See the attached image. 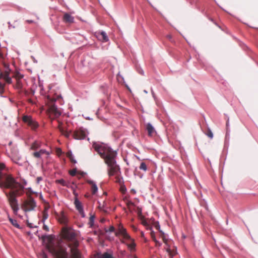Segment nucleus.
<instances>
[{
    "instance_id": "1",
    "label": "nucleus",
    "mask_w": 258,
    "mask_h": 258,
    "mask_svg": "<svg viewBox=\"0 0 258 258\" xmlns=\"http://www.w3.org/2000/svg\"><path fill=\"white\" fill-rule=\"evenodd\" d=\"M5 167L4 164L0 163V187L11 189L8 192H5V195L14 213L16 214L19 209L17 198L24 194V186L27 182L24 180L22 183H20L12 176L4 174L2 170Z\"/></svg>"
},
{
    "instance_id": "2",
    "label": "nucleus",
    "mask_w": 258,
    "mask_h": 258,
    "mask_svg": "<svg viewBox=\"0 0 258 258\" xmlns=\"http://www.w3.org/2000/svg\"><path fill=\"white\" fill-rule=\"evenodd\" d=\"M95 150L104 159L105 162L109 167L108 174L109 176L121 174L118 165L116 164L115 157L116 152L103 143H94L92 145Z\"/></svg>"
},
{
    "instance_id": "3",
    "label": "nucleus",
    "mask_w": 258,
    "mask_h": 258,
    "mask_svg": "<svg viewBox=\"0 0 258 258\" xmlns=\"http://www.w3.org/2000/svg\"><path fill=\"white\" fill-rule=\"evenodd\" d=\"M60 236L70 248L71 258H82V254L78 249L79 242L77 239V231L71 227L64 226L61 228Z\"/></svg>"
},
{
    "instance_id": "4",
    "label": "nucleus",
    "mask_w": 258,
    "mask_h": 258,
    "mask_svg": "<svg viewBox=\"0 0 258 258\" xmlns=\"http://www.w3.org/2000/svg\"><path fill=\"white\" fill-rule=\"evenodd\" d=\"M115 235L116 236L121 235L124 240L131 241L130 243H126V244L131 250L135 249L136 244L134 242V239H132L130 235L127 233L126 229L123 227L122 224H119L118 225L117 231L115 232Z\"/></svg>"
},
{
    "instance_id": "5",
    "label": "nucleus",
    "mask_w": 258,
    "mask_h": 258,
    "mask_svg": "<svg viewBox=\"0 0 258 258\" xmlns=\"http://www.w3.org/2000/svg\"><path fill=\"white\" fill-rule=\"evenodd\" d=\"M47 248L49 252L54 256V258H70L66 248L61 246L54 247L47 245Z\"/></svg>"
},
{
    "instance_id": "6",
    "label": "nucleus",
    "mask_w": 258,
    "mask_h": 258,
    "mask_svg": "<svg viewBox=\"0 0 258 258\" xmlns=\"http://www.w3.org/2000/svg\"><path fill=\"white\" fill-rule=\"evenodd\" d=\"M36 207V203L30 196H28L27 199L24 200L21 205V209L25 212L32 211Z\"/></svg>"
},
{
    "instance_id": "7",
    "label": "nucleus",
    "mask_w": 258,
    "mask_h": 258,
    "mask_svg": "<svg viewBox=\"0 0 258 258\" xmlns=\"http://www.w3.org/2000/svg\"><path fill=\"white\" fill-rule=\"evenodd\" d=\"M61 134L69 138L71 134H72L73 138L77 140L84 139L86 136V133L85 130H74L73 132L72 130H60Z\"/></svg>"
},
{
    "instance_id": "8",
    "label": "nucleus",
    "mask_w": 258,
    "mask_h": 258,
    "mask_svg": "<svg viewBox=\"0 0 258 258\" xmlns=\"http://www.w3.org/2000/svg\"><path fill=\"white\" fill-rule=\"evenodd\" d=\"M54 100L51 101L47 110L48 115L51 119L59 117L61 113L60 109L54 104Z\"/></svg>"
},
{
    "instance_id": "9",
    "label": "nucleus",
    "mask_w": 258,
    "mask_h": 258,
    "mask_svg": "<svg viewBox=\"0 0 258 258\" xmlns=\"http://www.w3.org/2000/svg\"><path fill=\"white\" fill-rule=\"evenodd\" d=\"M23 121L27 124L29 126L32 127L37 128L39 127L37 122L33 119L30 115H24L22 117Z\"/></svg>"
},
{
    "instance_id": "10",
    "label": "nucleus",
    "mask_w": 258,
    "mask_h": 258,
    "mask_svg": "<svg viewBox=\"0 0 258 258\" xmlns=\"http://www.w3.org/2000/svg\"><path fill=\"white\" fill-rule=\"evenodd\" d=\"M74 204L77 210L79 211L80 214L82 215L83 217H85V214L83 210V208L82 205L81 203L78 200L77 198H76L75 200Z\"/></svg>"
},
{
    "instance_id": "11",
    "label": "nucleus",
    "mask_w": 258,
    "mask_h": 258,
    "mask_svg": "<svg viewBox=\"0 0 258 258\" xmlns=\"http://www.w3.org/2000/svg\"><path fill=\"white\" fill-rule=\"evenodd\" d=\"M97 38L103 41V42H107L108 41V38L105 32L102 31L100 32H97L96 33Z\"/></svg>"
},
{
    "instance_id": "12",
    "label": "nucleus",
    "mask_w": 258,
    "mask_h": 258,
    "mask_svg": "<svg viewBox=\"0 0 258 258\" xmlns=\"http://www.w3.org/2000/svg\"><path fill=\"white\" fill-rule=\"evenodd\" d=\"M62 20L66 23H73L74 18L70 14L66 13L63 15Z\"/></svg>"
},
{
    "instance_id": "13",
    "label": "nucleus",
    "mask_w": 258,
    "mask_h": 258,
    "mask_svg": "<svg viewBox=\"0 0 258 258\" xmlns=\"http://www.w3.org/2000/svg\"><path fill=\"white\" fill-rule=\"evenodd\" d=\"M87 182L91 185L92 194L93 195L96 194L98 191V187L96 184L92 180H88Z\"/></svg>"
},
{
    "instance_id": "14",
    "label": "nucleus",
    "mask_w": 258,
    "mask_h": 258,
    "mask_svg": "<svg viewBox=\"0 0 258 258\" xmlns=\"http://www.w3.org/2000/svg\"><path fill=\"white\" fill-rule=\"evenodd\" d=\"M59 222L61 224H67L68 223V219L67 218V217L65 216V215L63 214V213H62L61 215H60L58 219Z\"/></svg>"
},
{
    "instance_id": "15",
    "label": "nucleus",
    "mask_w": 258,
    "mask_h": 258,
    "mask_svg": "<svg viewBox=\"0 0 258 258\" xmlns=\"http://www.w3.org/2000/svg\"><path fill=\"white\" fill-rule=\"evenodd\" d=\"M115 182L116 183H119L120 185L123 184V178L121 176V174L115 175Z\"/></svg>"
},
{
    "instance_id": "16",
    "label": "nucleus",
    "mask_w": 258,
    "mask_h": 258,
    "mask_svg": "<svg viewBox=\"0 0 258 258\" xmlns=\"http://www.w3.org/2000/svg\"><path fill=\"white\" fill-rule=\"evenodd\" d=\"M56 182L60 184L62 186H67L68 187H70L69 184L63 179L57 180H56Z\"/></svg>"
},
{
    "instance_id": "17",
    "label": "nucleus",
    "mask_w": 258,
    "mask_h": 258,
    "mask_svg": "<svg viewBox=\"0 0 258 258\" xmlns=\"http://www.w3.org/2000/svg\"><path fill=\"white\" fill-rule=\"evenodd\" d=\"M9 221L14 226L18 228H20V225L18 224L17 221L16 220L9 218Z\"/></svg>"
},
{
    "instance_id": "18",
    "label": "nucleus",
    "mask_w": 258,
    "mask_h": 258,
    "mask_svg": "<svg viewBox=\"0 0 258 258\" xmlns=\"http://www.w3.org/2000/svg\"><path fill=\"white\" fill-rule=\"evenodd\" d=\"M42 214H43V217H42V222L44 223L45 221L48 218V214L47 213L46 209H45L43 211Z\"/></svg>"
},
{
    "instance_id": "19",
    "label": "nucleus",
    "mask_w": 258,
    "mask_h": 258,
    "mask_svg": "<svg viewBox=\"0 0 258 258\" xmlns=\"http://www.w3.org/2000/svg\"><path fill=\"white\" fill-rule=\"evenodd\" d=\"M145 131L146 132V134L151 137L154 136L156 134L155 130H145Z\"/></svg>"
},
{
    "instance_id": "20",
    "label": "nucleus",
    "mask_w": 258,
    "mask_h": 258,
    "mask_svg": "<svg viewBox=\"0 0 258 258\" xmlns=\"http://www.w3.org/2000/svg\"><path fill=\"white\" fill-rule=\"evenodd\" d=\"M67 156L70 159V160L72 163H76V161L74 159L73 156L71 152H68L67 153Z\"/></svg>"
},
{
    "instance_id": "21",
    "label": "nucleus",
    "mask_w": 258,
    "mask_h": 258,
    "mask_svg": "<svg viewBox=\"0 0 258 258\" xmlns=\"http://www.w3.org/2000/svg\"><path fill=\"white\" fill-rule=\"evenodd\" d=\"M40 147V144L37 141L34 142L31 145V149L32 150H36Z\"/></svg>"
},
{
    "instance_id": "22",
    "label": "nucleus",
    "mask_w": 258,
    "mask_h": 258,
    "mask_svg": "<svg viewBox=\"0 0 258 258\" xmlns=\"http://www.w3.org/2000/svg\"><path fill=\"white\" fill-rule=\"evenodd\" d=\"M101 258H115L111 253L104 252L102 254Z\"/></svg>"
},
{
    "instance_id": "23",
    "label": "nucleus",
    "mask_w": 258,
    "mask_h": 258,
    "mask_svg": "<svg viewBox=\"0 0 258 258\" xmlns=\"http://www.w3.org/2000/svg\"><path fill=\"white\" fill-rule=\"evenodd\" d=\"M204 133L210 138L212 139L213 138V133L211 130H204Z\"/></svg>"
},
{
    "instance_id": "24",
    "label": "nucleus",
    "mask_w": 258,
    "mask_h": 258,
    "mask_svg": "<svg viewBox=\"0 0 258 258\" xmlns=\"http://www.w3.org/2000/svg\"><path fill=\"white\" fill-rule=\"evenodd\" d=\"M139 168L140 169L143 170L144 171H146L147 169V166L144 162H142L141 163Z\"/></svg>"
},
{
    "instance_id": "25",
    "label": "nucleus",
    "mask_w": 258,
    "mask_h": 258,
    "mask_svg": "<svg viewBox=\"0 0 258 258\" xmlns=\"http://www.w3.org/2000/svg\"><path fill=\"white\" fill-rule=\"evenodd\" d=\"M161 237H162V240H163L164 243H165V244L168 245V240L166 238L165 235L163 233H162Z\"/></svg>"
},
{
    "instance_id": "26",
    "label": "nucleus",
    "mask_w": 258,
    "mask_h": 258,
    "mask_svg": "<svg viewBox=\"0 0 258 258\" xmlns=\"http://www.w3.org/2000/svg\"><path fill=\"white\" fill-rule=\"evenodd\" d=\"M94 219H95V216H91L90 217L89 224H90L91 227H92L93 226V225Z\"/></svg>"
},
{
    "instance_id": "27",
    "label": "nucleus",
    "mask_w": 258,
    "mask_h": 258,
    "mask_svg": "<svg viewBox=\"0 0 258 258\" xmlns=\"http://www.w3.org/2000/svg\"><path fill=\"white\" fill-rule=\"evenodd\" d=\"M69 173L71 175L74 176L77 173V169H73L69 171Z\"/></svg>"
},
{
    "instance_id": "28",
    "label": "nucleus",
    "mask_w": 258,
    "mask_h": 258,
    "mask_svg": "<svg viewBox=\"0 0 258 258\" xmlns=\"http://www.w3.org/2000/svg\"><path fill=\"white\" fill-rule=\"evenodd\" d=\"M5 79L6 81L8 83H11L12 81V79L10 77H9L8 75H6L5 77Z\"/></svg>"
},
{
    "instance_id": "29",
    "label": "nucleus",
    "mask_w": 258,
    "mask_h": 258,
    "mask_svg": "<svg viewBox=\"0 0 258 258\" xmlns=\"http://www.w3.org/2000/svg\"><path fill=\"white\" fill-rule=\"evenodd\" d=\"M4 91V87L2 83L0 82V94L2 95Z\"/></svg>"
},
{
    "instance_id": "30",
    "label": "nucleus",
    "mask_w": 258,
    "mask_h": 258,
    "mask_svg": "<svg viewBox=\"0 0 258 258\" xmlns=\"http://www.w3.org/2000/svg\"><path fill=\"white\" fill-rule=\"evenodd\" d=\"M33 155L34 157L37 158L40 157V156H41V155L39 152H35L33 153Z\"/></svg>"
},
{
    "instance_id": "31",
    "label": "nucleus",
    "mask_w": 258,
    "mask_h": 258,
    "mask_svg": "<svg viewBox=\"0 0 258 258\" xmlns=\"http://www.w3.org/2000/svg\"><path fill=\"white\" fill-rule=\"evenodd\" d=\"M151 238L153 241L156 240V237H155V234L154 231H151L150 233Z\"/></svg>"
},
{
    "instance_id": "32",
    "label": "nucleus",
    "mask_w": 258,
    "mask_h": 258,
    "mask_svg": "<svg viewBox=\"0 0 258 258\" xmlns=\"http://www.w3.org/2000/svg\"><path fill=\"white\" fill-rule=\"evenodd\" d=\"M146 129H154L153 126L150 123H148L146 125Z\"/></svg>"
},
{
    "instance_id": "33",
    "label": "nucleus",
    "mask_w": 258,
    "mask_h": 258,
    "mask_svg": "<svg viewBox=\"0 0 258 258\" xmlns=\"http://www.w3.org/2000/svg\"><path fill=\"white\" fill-rule=\"evenodd\" d=\"M42 180V178L41 177H37L36 178V183L39 184L41 181Z\"/></svg>"
},
{
    "instance_id": "34",
    "label": "nucleus",
    "mask_w": 258,
    "mask_h": 258,
    "mask_svg": "<svg viewBox=\"0 0 258 258\" xmlns=\"http://www.w3.org/2000/svg\"><path fill=\"white\" fill-rule=\"evenodd\" d=\"M41 258H48L47 254L44 252L41 253Z\"/></svg>"
},
{
    "instance_id": "35",
    "label": "nucleus",
    "mask_w": 258,
    "mask_h": 258,
    "mask_svg": "<svg viewBox=\"0 0 258 258\" xmlns=\"http://www.w3.org/2000/svg\"><path fill=\"white\" fill-rule=\"evenodd\" d=\"M16 77L17 78H18V79H22L23 77V76L19 73H18L16 75Z\"/></svg>"
},
{
    "instance_id": "36",
    "label": "nucleus",
    "mask_w": 258,
    "mask_h": 258,
    "mask_svg": "<svg viewBox=\"0 0 258 258\" xmlns=\"http://www.w3.org/2000/svg\"><path fill=\"white\" fill-rule=\"evenodd\" d=\"M114 230H115L114 227L113 226H111L109 227V228L107 231L112 232L114 231Z\"/></svg>"
},
{
    "instance_id": "37",
    "label": "nucleus",
    "mask_w": 258,
    "mask_h": 258,
    "mask_svg": "<svg viewBox=\"0 0 258 258\" xmlns=\"http://www.w3.org/2000/svg\"><path fill=\"white\" fill-rule=\"evenodd\" d=\"M156 246H160L161 243L156 239L154 241Z\"/></svg>"
},
{
    "instance_id": "38",
    "label": "nucleus",
    "mask_w": 258,
    "mask_h": 258,
    "mask_svg": "<svg viewBox=\"0 0 258 258\" xmlns=\"http://www.w3.org/2000/svg\"><path fill=\"white\" fill-rule=\"evenodd\" d=\"M43 229L44 230H45V231H49L48 227L47 225H45V224H44L43 226Z\"/></svg>"
},
{
    "instance_id": "39",
    "label": "nucleus",
    "mask_w": 258,
    "mask_h": 258,
    "mask_svg": "<svg viewBox=\"0 0 258 258\" xmlns=\"http://www.w3.org/2000/svg\"><path fill=\"white\" fill-rule=\"evenodd\" d=\"M40 155L43 154L46 152V151L45 150H40L39 151H38Z\"/></svg>"
},
{
    "instance_id": "40",
    "label": "nucleus",
    "mask_w": 258,
    "mask_h": 258,
    "mask_svg": "<svg viewBox=\"0 0 258 258\" xmlns=\"http://www.w3.org/2000/svg\"><path fill=\"white\" fill-rule=\"evenodd\" d=\"M121 190L122 192H124L125 190H126V189L124 187V186H122V185H121Z\"/></svg>"
},
{
    "instance_id": "41",
    "label": "nucleus",
    "mask_w": 258,
    "mask_h": 258,
    "mask_svg": "<svg viewBox=\"0 0 258 258\" xmlns=\"http://www.w3.org/2000/svg\"><path fill=\"white\" fill-rule=\"evenodd\" d=\"M27 226L29 227L30 228H33L34 226H33V224L31 223H29L27 222Z\"/></svg>"
},
{
    "instance_id": "42",
    "label": "nucleus",
    "mask_w": 258,
    "mask_h": 258,
    "mask_svg": "<svg viewBox=\"0 0 258 258\" xmlns=\"http://www.w3.org/2000/svg\"><path fill=\"white\" fill-rule=\"evenodd\" d=\"M167 38L169 40L171 41L172 39V36L171 35H168L166 36Z\"/></svg>"
},
{
    "instance_id": "43",
    "label": "nucleus",
    "mask_w": 258,
    "mask_h": 258,
    "mask_svg": "<svg viewBox=\"0 0 258 258\" xmlns=\"http://www.w3.org/2000/svg\"><path fill=\"white\" fill-rule=\"evenodd\" d=\"M48 99H49V102L48 103V106H49V105L50 104V102H51V101L52 100H54V102L56 101V99H55V98H51V99H49V98H48Z\"/></svg>"
},
{
    "instance_id": "44",
    "label": "nucleus",
    "mask_w": 258,
    "mask_h": 258,
    "mask_svg": "<svg viewBox=\"0 0 258 258\" xmlns=\"http://www.w3.org/2000/svg\"><path fill=\"white\" fill-rule=\"evenodd\" d=\"M61 152V150L60 149H57V154H60Z\"/></svg>"
},
{
    "instance_id": "45",
    "label": "nucleus",
    "mask_w": 258,
    "mask_h": 258,
    "mask_svg": "<svg viewBox=\"0 0 258 258\" xmlns=\"http://www.w3.org/2000/svg\"><path fill=\"white\" fill-rule=\"evenodd\" d=\"M27 22L29 23H31L33 22V21L32 20H27Z\"/></svg>"
},
{
    "instance_id": "46",
    "label": "nucleus",
    "mask_w": 258,
    "mask_h": 258,
    "mask_svg": "<svg viewBox=\"0 0 258 258\" xmlns=\"http://www.w3.org/2000/svg\"><path fill=\"white\" fill-rule=\"evenodd\" d=\"M141 236L142 237H144V234L143 232H141Z\"/></svg>"
},
{
    "instance_id": "47",
    "label": "nucleus",
    "mask_w": 258,
    "mask_h": 258,
    "mask_svg": "<svg viewBox=\"0 0 258 258\" xmlns=\"http://www.w3.org/2000/svg\"><path fill=\"white\" fill-rule=\"evenodd\" d=\"M167 251L168 252H170V248H168L167 249Z\"/></svg>"
},
{
    "instance_id": "48",
    "label": "nucleus",
    "mask_w": 258,
    "mask_h": 258,
    "mask_svg": "<svg viewBox=\"0 0 258 258\" xmlns=\"http://www.w3.org/2000/svg\"><path fill=\"white\" fill-rule=\"evenodd\" d=\"M29 101L30 103H32V101L31 99H29Z\"/></svg>"
},
{
    "instance_id": "49",
    "label": "nucleus",
    "mask_w": 258,
    "mask_h": 258,
    "mask_svg": "<svg viewBox=\"0 0 258 258\" xmlns=\"http://www.w3.org/2000/svg\"><path fill=\"white\" fill-rule=\"evenodd\" d=\"M12 144V142H10L9 143V145H11Z\"/></svg>"
},
{
    "instance_id": "50",
    "label": "nucleus",
    "mask_w": 258,
    "mask_h": 258,
    "mask_svg": "<svg viewBox=\"0 0 258 258\" xmlns=\"http://www.w3.org/2000/svg\"><path fill=\"white\" fill-rule=\"evenodd\" d=\"M73 193H74L76 196H77V195H76V194L75 193V191H74H74H73Z\"/></svg>"
},
{
    "instance_id": "51",
    "label": "nucleus",
    "mask_w": 258,
    "mask_h": 258,
    "mask_svg": "<svg viewBox=\"0 0 258 258\" xmlns=\"http://www.w3.org/2000/svg\"><path fill=\"white\" fill-rule=\"evenodd\" d=\"M121 242H122V243H125V242H124V241L123 240H121Z\"/></svg>"
},
{
    "instance_id": "52",
    "label": "nucleus",
    "mask_w": 258,
    "mask_h": 258,
    "mask_svg": "<svg viewBox=\"0 0 258 258\" xmlns=\"http://www.w3.org/2000/svg\"><path fill=\"white\" fill-rule=\"evenodd\" d=\"M2 56V54L0 53V56L1 57Z\"/></svg>"
},
{
    "instance_id": "53",
    "label": "nucleus",
    "mask_w": 258,
    "mask_h": 258,
    "mask_svg": "<svg viewBox=\"0 0 258 258\" xmlns=\"http://www.w3.org/2000/svg\"><path fill=\"white\" fill-rule=\"evenodd\" d=\"M135 258H137V257H135Z\"/></svg>"
}]
</instances>
